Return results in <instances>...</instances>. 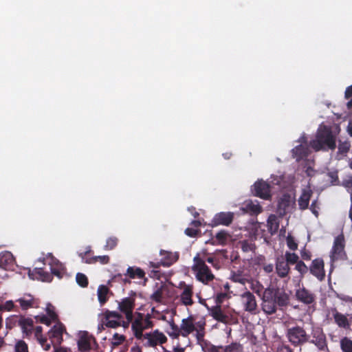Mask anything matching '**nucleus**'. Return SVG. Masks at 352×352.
Listing matches in <instances>:
<instances>
[{
    "instance_id": "obj_51",
    "label": "nucleus",
    "mask_w": 352,
    "mask_h": 352,
    "mask_svg": "<svg viewBox=\"0 0 352 352\" xmlns=\"http://www.w3.org/2000/svg\"><path fill=\"white\" fill-rule=\"evenodd\" d=\"M255 245L254 244L250 243L248 241H243L241 242V250L244 252H252L254 250Z\"/></svg>"
},
{
    "instance_id": "obj_37",
    "label": "nucleus",
    "mask_w": 352,
    "mask_h": 352,
    "mask_svg": "<svg viewBox=\"0 0 352 352\" xmlns=\"http://www.w3.org/2000/svg\"><path fill=\"white\" fill-rule=\"evenodd\" d=\"M340 349L342 352H352V340L348 337H343L340 341Z\"/></svg>"
},
{
    "instance_id": "obj_39",
    "label": "nucleus",
    "mask_w": 352,
    "mask_h": 352,
    "mask_svg": "<svg viewBox=\"0 0 352 352\" xmlns=\"http://www.w3.org/2000/svg\"><path fill=\"white\" fill-rule=\"evenodd\" d=\"M180 327H178V325L173 322L170 324V331H167V333L173 339H177L182 336V332H180Z\"/></svg>"
},
{
    "instance_id": "obj_43",
    "label": "nucleus",
    "mask_w": 352,
    "mask_h": 352,
    "mask_svg": "<svg viewBox=\"0 0 352 352\" xmlns=\"http://www.w3.org/2000/svg\"><path fill=\"white\" fill-rule=\"evenodd\" d=\"M126 340V337L124 335H120L115 333L111 341L112 348H116L122 344Z\"/></svg>"
},
{
    "instance_id": "obj_31",
    "label": "nucleus",
    "mask_w": 352,
    "mask_h": 352,
    "mask_svg": "<svg viewBox=\"0 0 352 352\" xmlns=\"http://www.w3.org/2000/svg\"><path fill=\"white\" fill-rule=\"evenodd\" d=\"M20 304L21 308L23 310H28L30 308L35 307L36 300L34 297L30 295H25L23 297L20 298L16 300Z\"/></svg>"
},
{
    "instance_id": "obj_59",
    "label": "nucleus",
    "mask_w": 352,
    "mask_h": 352,
    "mask_svg": "<svg viewBox=\"0 0 352 352\" xmlns=\"http://www.w3.org/2000/svg\"><path fill=\"white\" fill-rule=\"evenodd\" d=\"M336 297L345 302H349L352 305V297L343 294H336Z\"/></svg>"
},
{
    "instance_id": "obj_48",
    "label": "nucleus",
    "mask_w": 352,
    "mask_h": 352,
    "mask_svg": "<svg viewBox=\"0 0 352 352\" xmlns=\"http://www.w3.org/2000/svg\"><path fill=\"white\" fill-rule=\"evenodd\" d=\"M47 316L50 317L53 321L58 320V315L54 311V307L51 304H48L46 307Z\"/></svg>"
},
{
    "instance_id": "obj_3",
    "label": "nucleus",
    "mask_w": 352,
    "mask_h": 352,
    "mask_svg": "<svg viewBox=\"0 0 352 352\" xmlns=\"http://www.w3.org/2000/svg\"><path fill=\"white\" fill-rule=\"evenodd\" d=\"M192 270L195 274L197 280L204 285H208L214 279V274L209 267L205 263V261L201 259L199 254H197L193 258Z\"/></svg>"
},
{
    "instance_id": "obj_42",
    "label": "nucleus",
    "mask_w": 352,
    "mask_h": 352,
    "mask_svg": "<svg viewBox=\"0 0 352 352\" xmlns=\"http://www.w3.org/2000/svg\"><path fill=\"white\" fill-rule=\"evenodd\" d=\"M283 258L289 265H294L299 261V256L297 254L287 251L285 252Z\"/></svg>"
},
{
    "instance_id": "obj_13",
    "label": "nucleus",
    "mask_w": 352,
    "mask_h": 352,
    "mask_svg": "<svg viewBox=\"0 0 352 352\" xmlns=\"http://www.w3.org/2000/svg\"><path fill=\"white\" fill-rule=\"evenodd\" d=\"M309 271L318 280H323L325 278L324 262L323 259L321 258L314 259L309 267Z\"/></svg>"
},
{
    "instance_id": "obj_24",
    "label": "nucleus",
    "mask_w": 352,
    "mask_h": 352,
    "mask_svg": "<svg viewBox=\"0 0 352 352\" xmlns=\"http://www.w3.org/2000/svg\"><path fill=\"white\" fill-rule=\"evenodd\" d=\"M210 311V315L217 321L222 322V323H228L230 320V317L228 315L226 314L221 306L216 305L213 306L211 308H208Z\"/></svg>"
},
{
    "instance_id": "obj_2",
    "label": "nucleus",
    "mask_w": 352,
    "mask_h": 352,
    "mask_svg": "<svg viewBox=\"0 0 352 352\" xmlns=\"http://www.w3.org/2000/svg\"><path fill=\"white\" fill-rule=\"evenodd\" d=\"M206 325L204 318H201L199 320H196L195 316H189L186 318L182 320L180 328L182 336L186 338L194 331L196 332L195 337L198 343L204 341L205 337V327Z\"/></svg>"
},
{
    "instance_id": "obj_25",
    "label": "nucleus",
    "mask_w": 352,
    "mask_h": 352,
    "mask_svg": "<svg viewBox=\"0 0 352 352\" xmlns=\"http://www.w3.org/2000/svg\"><path fill=\"white\" fill-rule=\"evenodd\" d=\"M241 209L244 212L249 213L251 215H256L262 212V208L257 200L246 201Z\"/></svg>"
},
{
    "instance_id": "obj_21",
    "label": "nucleus",
    "mask_w": 352,
    "mask_h": 352,
    "mask_svg": "<svg viewBox=\"0 0 352 352\" xmlns=\"http://www.w3.org/2000/svg\"><path fill=\"white\" fill-rule=\"evenodd\" d=\"M296 297L298 301L305 305H310L315 301V295L304 287L296 291Z\"/></svg>"
},
{
    "instance_id": "obj_50",
    "label": "nucleus",
    "mask_w": 352,
    "mask_h": 352,
    "mask_svg": "<svg viewBox=\"0 0 352 352\" xmlns=\"http://www.w3.org/2000/svg\"><path fill=\"white\" fill-rule=\"evenodd\" d=\"M15 352H28V344L23 341H19L15 345Z\"/></svg>"
},
{
    "instance_id": "obj_63",
    "label": "nucleus",
    "mask_w": 352,
    "mask_h": 352,
    "mask_svg": "<svg viewBox=\"0 0 352 352\" xmlns=\"http://www.w3.org/2000/svg\"><path fill=\"white\" fill-rule=\"evenodd\" d=\"M343 186L352 190V176H349L347 179H344Z\"/></svg>"
},
{
    "instance_id": "obj_18",
    "label": "nucleus",
    "mask_w": 352,
    "mask_h": 352,
    "mask_svg": "<svg viewBox=\"0 0 352 352\" xmlns=\"http://www.w3.org/2000/svg\"><path fill=\"white\" fill-rule=\"evenodd\" d=\"M234 219V214L232 212H219L214 215L212 220V226H217L223 225L228 226L232 223Z\"/></svg>"
},
{
    "instance_id": "obj_38",
    "label": "nucleus",
    "mask_w": 352,
    "mask_h": 352,
    "mask_svg": "<svg viewBox=\"0 0 352 352\" xmlns=\"http://www.w3.org/2000/svg\"><path fill=\"white\" fill-rule=\"evenodd\" d=\"M78 349L82 351H87L91 349L89 339L87 336H82L78 342Z\"/></svg>"
},
{
    "instance_id": "obj_40",
    "label": "nucleus",
    "mask_w": 352,
    "mask_h": 352,
    "mask_svg": "<svg viewBox=\"0 0 352 352\" xmlns=\"http://www.w3.org/2000/svg\"><path fill=\"white\" fill-rule=\"evenodd\" d=\"M223 352H243V346L239 342H232L223 346Z\"/></svg>"
},
{
    "instance_id": "obj_44",
    "label": "nucleus",
    "mask_w": 352,
    "mask_h": 352,
    "mask_svg": "<svg viewBox=\"0 0 352 352\" xmlns=\"http://www.w3.org/2000/svg\"><path fill=\"white\" fill-rule=\"evenodd\" d=\"M76 283L81 287H87L89 284V280L87 276L82 273H77L76 276Z\"/></svg>"
},
{
    "instance_id": "obj_56",
    "label": "nucleus",
    "mask_w": 352,
    "mask_h": 352,
    "mask_svg": "<svg viewBox=\"0 0 352 352\" xmlns=\"http://www.w3.org/2000/svg\"><path fill=\"white\" fill-rule=\"evenodd\" d=\"M276 352H294V351L289 345L281 343L277 346Z\"/></svg>"
},
{
    "instance_id": "obj_35",
    "label": "nucleus",
    "mask_w": 352,
    "mask_h": 352,
    "mask_svg": "<svg viewBox=\"0 0 352 352\" xmlns=\"http://www.w3.org/2000/svg\"><path fill=\"white\" fill-rule=\"evenodd\" d=\"M109 289L104 285H101L98 288V298L101 305H103L108 300V294Z\"/></svg>"
},
{
    "instance_id": "obj_45",
    "label": "nucleus",
    "mask_w": 352,
    "mask_h": 352,
    "mask_svg": "<svg viewBox=\"0 0 352 352\" xmlns=\"http://www.w3.org/2000/svg\"><path fill=\"white\" fill-rule=\"evenodd\" d=\"M118 239L116 236L109 237L106 241V244L104 246V249L105 250H113L118 245Z\"/></svg>"
},
{
    "instance_id": "obj_28",
    "label": "nucleus",
    "mask_w": 352,
    "mask_h": 352,
    "mask_svg": "<svg viewBox=\"0 0 352 352\" xmlns=\"http://www.w3.org/2000/svg\"><path fill=\"white\" fill-rule=\"evenodd\" d=\"M65 331V327L62 323L58 322L49 331V336L50 338L56 339L60 343L63 341V334Z\"/></svg>"
},
{
    "instance_id": "obj_62",
    "label": "nucleus",
    "mask_w": 352,
    "mask_h": 352,
    "mask_svg": "<svg viewBox=\"0 0 352 352\" xmlns=\"http://www.w3.org/2000/svg\"><path fill=\"white\" fill-rule=\"evenodd\" d=\"M83 263L87 264H95V256H89V255L85 256L84 258H80Z\"/></svg>"
},
{
    "instance_id": "obj_1",
    "label": "nucleus",
    "mask_w": 352,
    "mask_h": 352,
    "mask_svg": "<svg viewBox=\"0 0 352 352\" xmlns=\"http://www.w3.org/2000/svg\"><path fill=\"white\" fill-rule=\"evenodd\" d=\"M310 146L315 151L334 150L336 148V135L327 125H320L317 129L315 139L309 142Z\"/></svg>"
},
{
    "instance_id": "obj_61",
    "label": "nucleus",
    "mask_w": 352,
    "mask_h": 352,
    "mask_svg": "<svg viewBox=\"0 0 352 352\" xmlns=\"http://www.w3.org/2000/svg\"><path fill=\"white\" fill-rule=\"evenodd\" d=\"M199 232L198 230L192 228H188L185 230V234L190 237H195L197 235Z\"/></svg>"
},
{
    "instance_id": "obj_22",
    "label": "nucleus",
    "mask_w": 352,
    "mask_h": 352,
    "mask_svg": "<svg viewBox=\"0 0 352 352\" xmlns=\"http://www.w3.org/2000/svg\"><path fill=\"white\" fill-rule=\"evenodd\" d=\"M292 203L294 201L292 196L288 193L283 194L278 202L277 212L278 214L284 216Z\"/></svg>"
},
{
    "instance_id": "obj_16",
    "label": "nucleus",
    "mask_w": 352,
    "mask_h": 352,
    "mask_svg": "<svg viewBox=\"0 0 352 352\" xmlns=\"http://www.w3.org/2000/svg\"><path fill=\"white\" fill-rule=\"evenodd\" d=\"M254 192L256 197L269 199L271 197L270 186L265 181L258 180L254 184Z\"/></svg>"
},
{
    "instance_id": "obj_20",
    "label": "nucleus",
    "mask_w": 352,
    "mask_h": 352,
    "mask_svg": "<svg viewBox=\"0 0 352 352\" xmlns=\"http://www.w3.org/2000/svg\"><path fill=\"white\" fill-rule=\"evenodd\" d=\"M47 256L50 258V262L48 263L50 266V274L61 278L65 270L64 265L52 253H49Z\"/></svg>"
},
{
    "instance_id": "obj_23",
    "label": "nucleus",
    "mask_w": 352,
    "mask_h": 352,
    "mask_svg": "<svg viewBox=\"0 0 352 352\" xmlns=\"http://www.w3.org/2000/svg\"><path fill=\"white\" fill-rule=\"evenodd\" d=\"M160 255L162 256L160 261V265L163 267H170L179 259L177 252H171L162 250Z\"/></svg>"
},
{
    "instance_id": "obj_26",
    "label": "nucleus",
    "mask_w": 352,
    "mask_h": 352,
    "mask_svg": "<svg viewBox=\"0 0 352 352\" xmlns=\"http://www.w3.org/2000/svg\"><path fill=\"white\" fill-rule=\"evenodd\" d=\"M333 317L335 323L340 327L347 329L350 327V323L347 317L339 312L336 308L332 309Z\"/></svg>"
},
{
    "instance_id": "obj_29",
    "label": "nucleus",
    "mask_w": 352,
    "mask_h": 352,
    "mask_svg": "<svg viewBox=\"0 0 352 352\" xmlns=\"http://www.w3.org/2000/svg\"><path fill=\"white\" fill-rule=\"evenodd\" d=\"M145 274H146L142 269L135 266L129 267L126 270V273L124 274V275L129 277V278H144L145 281H146L147 278H145Z\"/></svg>"
},
{
    "instance_id": "obj_54",
    "label": "nucleus",
    "mask_w": 352,
    "mask_h": 352,
    "mask_svg": "<svg viewBox=\"0 0 352 352\" xmlns=\"http://www.w3.org/2000/svg\"><path fill=\"white\" fill-rule=\"evenodd\" d=\"M252 289L258 296H262L264 292L263 285L258 281H256V283H252Z\"/></svg>"
},
{
    "instance_id": "obj_47",
    "label": "nucleus",
    "mask_w": 352,
    "mask_h": 352,
    "mask_svg": "<svg viewBox=\"0 0 352 352\" xmlns=\"http://www.w3.org/2000/svg\"><path fill=\"white\" fill-rule=\"evenodd\" d=\"M229 234L226 230H221L216 234L215 238L219 244L225 245L228 241Z\"/></svg>"
},
{
    "instance_id": "obj_15",
    "label": "nucleus",
    "mask_w": 352,
    "mask_h": 352,
    "mask_svg": "<svg viewBox=\"0 0 352 352\" xmlns=\"http://www.w3.org/2000/svg\"><path fill=\"white\" fill-rule=\"evenodd\" d=\"M241 301L246 311L256 314L257 303L254 295L249 291H246L241 295Z\"/></svg>"
},
{
    "instance_id": "obj_34",
    "label": "nucleus",
    "mask_w": 352,
    "mask_h": 352,
    "mask_svg": "<svg viewBox=\"0 0 352 352\" xmlns=\"http://www.w3.org/2000/svg\"><path fill=\"white\" fill-rule=\"evenodd\" d=\"M267 227L271 234L276 233L279 229V221L275 214H271L267 219Z\"/></svg>"
},
{
    "instance_id": "obj_64",
    "label": "nucleus",
    "mask_w": 352,
    "mask_h": 352,
    "mask_svg": "<svg viewBox=\"0 0 352 352\" xmlns=\"http://www.w3.org/2000/svg\"><path fill=\"white\" fill-rule=\"evenodd\" d=\"M344 97L348 99L352 97V85L346 87L344 93Z\"/></svg>"
},
{
    "instance_id": "obj_4",
    "label": "nucleus",
    "mask_w": 352,
    "mask_h": 352,
    "mask_svg": "<svg viewBox=\"0 0 352 352\" xmlns=\"http://www.w3.org/2000/svg\"><path fill=\"white\" fill-rule=\"evenodd\" d=\"M288 342L294 347L300 346L309 341L310 336L304 327L294 325L288 327L285 331Z\"/></svg>"
},
{
    "instance_id": "obj_49",
    "label": "nucleus",
    "mask_w": 352,
    "mask_h": 352,
    "mask_svg": "<svg viewBox=\"0 0 352 352\" xmlns=\"http://www.w3.org/2000/svg\"><path fill=\"white\" fill-rule=\"evenodd\" d=\"M286 241L287 247L291 250L295 251L298 249V243L296 242L294 238L292 236L288 235L286 239Z\"/></svg>"
},
{
    "instance_id": "obj_41",
    "label": "nucleus",
    "mask_w": 352,
    "mask_h": 352,
    "mask_svg": "<svg viewBox=\"0 0 352 352\" xmlns=\"http://www.w3.org/2000/svg\"><path fill=\"white\" fill-rule=\"evenodd\" d=\"M295 270L299 272L301 277H304L305 275L309 272V267L304 263L302 260H299L296 263Z\"/></svg>"
},
{
    "instance_id": "obj_53",
    "label": "nucleus",
    "mask_w": 352,
    "mask_h": 352,
    "mask_svg": "<svg viewBox=\"0 0 352 352\" xmlns=\"http://www.w3.org/2000/svg\"><path fill=\"white\" fill-rule=\"evenodd\" d=\"M14 307V304L12 300H7L3 305H0V311H12Z\"/></svg>"
},
{
    "instance_id": "obj_12",
    "label": "nucleus",
    "mask_w": 352,
    "mask_h": 352,
    "mask_svg": "<svg viewBox=\"0 0 352 352\" xmlns=\"http://www.w3.org/2000/svg\"><path fill=\"white\" fill-rule=\"evenodd\" d=\"M135 307V298L126 297L123 298L118 304V309L125 315L126 321V325L129 326L133 320V311Z\"/></svg>"
},
{
    "instance_id": "obj_46",
    "label": "nucleus",
    "mask_w": 352,
    "mask_h": 352,
    "mask_svg": "<svg viewBox=\"0 0 352 352\" xmlns=\"http://www.w3.org/2000/svg\"><path fill=\"white\" fill-rule=\"evenodd\" d=\"M230 280L234 283H239L243 285L247 281V278L240 272H232Z\"/></svg>"
},
{
    "instance_id": "obj_5",
    "label": "nucleus",
    "mask_w": 352,
    "mask_h": 352,
    "mask_svg": "<svg viewBox=\"0 0 352 352\" xmlns=\"http://www.w3.org/2000/svg\"><path fill=\"white\" fill-rule=\"evenodd\" d=\"M151 314H147L144 315L142 313H137V315L132 320L131 328L133 331V334L135 338L138 340L139 339L144 338L143 331L144 329L152 328L153 322L151 320Z\"/></svg>"
},
{
    "instance_id": "obj_8",
    "label": "nucleus",
    "mask_w": 352,
    "mask_h": 352,
    "mask_svg": "<svg viewBox=\"0 0 352 352\" xmlns=\"http://www.w3.org/2000/svg\"><path fill=\"white\" fill-rule=\"evenodd\" d=\"M146 347H155L158 344H163L167 342V338L159 330L156 329L153 332L146 333L144 338L138 340Z\"/></svg>"
},
{
    "instance_id": "obj_19",
    "label": "nucleus",
    "mask_w": 352,
    "mask_h": 352,
    "mask_svg": "<svg viewBox=\"0 0 352 352\" xmlns=\"http://www.w3.org/2000/svg\"><path fill=\"white\" fill-rule=\"evenodd\" d=\"M193 293V286L184 283L183 291L179 296L181 303L185 306H192L194 304Z\"/></svg>"
},
{
    "instance_id": "obj_55",
    "label": "nucleus",
    "mask_w": 352,
    "mask_h": 352,
    "mask_svg": "<svg viewBox=\"0 0 352 352\" xmlns=\"http://www.w3.org/2000/svg\"><path fill=\"white\" fill-rule=\"evenodd\" d=\"M223 351V346H215L209 344L206 347L205 352H221Z\"/></svg>"
},
{
    "instance_id": "obj_52",
    "label": "nucleus",
    "mask_w": 352,
    "mask_h": 352,
    "mask_svg": "<svg viewBox=\"0 0 352 352\" xmlns=\"http://www.w3.org/2000/svg\"><path fill=\"white\" fill-rule=\"evenodd\" d=\"M163 292L162 288H158L151 296V298L157 302H161L162 300Z\"/></svg>"
},
{
    "instance_id": "obj_10",
    "label": "nucleus",
    "mask_w": 352,
    "mask_h": 352,
    "mask_svg": "<svg viewBox=\"0 0 352 352\" xmlns=\"http://www.w3.org/2000/svg\"><path fill=\"white\" fill-rule=\"evenodd\" d=\"M344 246V237L342 234H340L334 239L333 245L331 252V259L332 261L344 258L346 256Z\"/></svg>"
},
{
    "instance_id": "obj_14",
    "label": "nucleus",
    "mask_w": 352,
    "mask_h": 352,
    "mask_svg": "<svg viewBox=\"0 0 352 352\" xmlns=\"http://www.w3.org/2000/svg\"><path fill=\"white\" fill-rule=\"evenodd\" d=\"M267 289H270L272 293V296L279 307H285L288 305L289 297L283 288L268 287Z\"/></svg>"
},
{
    "instance_id": "obj_57",
    "label": "nucleus",
    "mask_w": 352,
    "mask_h": 352,
    "mask_svg": "<svg viewBox=\"0 0 352 352\" xmlns=\"http://www.w3.org/2000/svg\"><path fill=\"white\" fill-rule=\"evenodd\" d=\"M110 258L107 255L104 256H95V263L99 262L100 263L104 265L109 263Z\"/></svg>"
},
{
    "instance_id": "obj_9",
    "label": "nucleus",
    "mask_w": 352,
    "mask_h": 352,
    "mask_svg": "<svg viewBox=\"0 0 352 352\" xmlns=\"http://www.w3.org/2000/svg\"><path fill=\"white\" fill-rule=\"evenodd\" d=\"M14 324L19 326L25 337L30 336L34 331V321L24 316H12L9 319Z\"/></svg>"
},
{
    "instance_id": "obj_30",
    "label": "nucleus",
    "mask_w": 352,
    "mask_h": 352,
    "mask_svg": "<svg viewBox=\"0 0 352 352\" xmlns=\"http://www.w3.org/2000/svg\"><path fill=\"white\" fill-rule=\"evenodd\" d=\"M14 261V256L11 252L5 251L0 254V267L1 268L8 269L13 265Z\"/></svg>"
},
{
    "instance_id": "obj_6",
    "label": "nucleus",
    "mask_w": 352,
    "mask_h": 352,
    "mask_svg": "<svg viewBox=\"0 0 352 352\" xmlns=\"http://www.w3.org/2000/svg\"><path fill=\"white\" fill-rule=\"evenodd\" d=\"M309 336L310 339L308 342L314 344L318 351L329 352L327 336L321 327H313Z\"/></svg>"
},
{
    "instance_id": "obj_36",
    "label": "nucleus",
    "mask_w": 352,
    "mask_h": 352,
    "mask_svg": "<svg viewBox=\"0 0 352 352\" xmlns=\"http://www.w3.org/2000/svg\"><path fill=\"white\" fill-rule=\"evenodd\" d=\"M34 272L38 275V279H40L42 281L51 282L53 279L52 274L50 272L45 271L42 267H36L34 270Z\"/></svg>"
},
{
    "instance_id": "obj_7",
    "label": "nucleus",
    "mask_w": 352,
    "mask_h": 352,
    "mask_svg": "<svg viewBox=\"0 0 352 352\" xmlns=\"http://www.w3.org/2000/svg\"><path fill=\"white\" fill-rule=\"evenodd\" d=\"M101 325L108 328H117L120 326L127 327L122 316L117 311L106 310L102 314Z\"/></svg>"
},
{
    "instance_id": "obj_58",
    "label": "nucleus",
    "mask_w": 352,
    "mask_h": 352,
    "mask_svg": "<svg viewBox=\"0 0 352 352\" xmlns=\"http://www.w3.org/2000/svg\"><path fill=\"white\" fill-rule=\"evenodd\" d=\"M300 256L304 261H310L311 259V253L307 250L305 248L300 250Z\"/></svg>"
},
{
    "instance_id": "obj_27",
    "label": "nucleus",
    "mask_w": 352,
    "mask_h": 352,
    "mask_svg": "<svg viewBox=\"0 0 352 352\" xmlns=\"http://www.w3.org/2000/svg\"><path fill=\"white\" fill-rule=\"evenodd\" d=\"M313 192L309 188H305L302 190V193L298 200L299 208L305 210L309 208V201L312 196Z\"/></svg>"
},
{
    "instance_id": "obj_60",
    "label": "nucleus",
    "mask_w": 352,
    "mask_h": 352,
    "mask_svg": "<svg viewBox=\"0 0 352 352\" xmlns=\"http://www.w3.org/2000/svg\"><path fill=\"white\" fill-rule=\"evenodd\" d=\"M319 208L317 199L314 200L310 206V210L316 217L318 215V209Z\"/></svg>"
},
{
    "instance_id": "obj_33",
    "label": "nucleus",
    "mask_w": 352,
    "mask_h": 352,
    "mask_svg": "<svg viewBox=\"0 0 352 352\" xmlns=\"http://www.w3.org/2000/svg\"><path fill=\"white\" fill-rule=\"evenodd\" d=\"M292 152L294 156L296 157L297 161H300V160L307 157L309 155L308 148L302 144L298 145L294 148Z\"/></svg>"
},
{
    "instance_id": "obj_17",
    "label": "nucleus",
    "mask_w": 352,
    "mask_h": 352,
    "mask_svg": "<svg viewBox=\"0 0 352 352\" xmlns=\"http://www.w3.org/2000/svg\"><path fill=\"white\" fill-rule=\"evenodd\" d=\"M275 265L276 273L278 277L284 278L289 276L291 269L283 256H278L276 258Z\"/></svg>"
},
{
    "instance_id": "obj_32",
    "label": "nucleus",
    "mask_w": 352,
    "mask_h": 352,
    "mask_svg": "<svg viewBox=\"0 0 352 352\" xmlns=\"http://www.w3.org/2000/svg\"><path fill=\"white\" fill-rule=\"evenodd\" d=\"M351 147V145L349 141H339V144L338 146V152L336 153L337 160H340L343 159V157H346L347 153L350 151Z\"/></svg>"
},
{
    "instance_id": "obj_11",
    "label": "nucleus",
    "mask_w": 352,
    "mask_h": 352,
    "mask_svg": "<svg viewBox=\"0 0 352 352\" xmlns=\"http://www.w3.org/2000/svg\"><path fill=\"white\" fill-rule=\"evenodd\" d=\"M272 292L270 289L265 288L262 295V309L268 314L272 315L276 313L278 304L272 296Z\"/></svg>"
}]
</instances>
